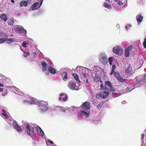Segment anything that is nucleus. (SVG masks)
I'll use <instances>...</instances> for the list:
<instances>
[{
	"label": "nucleus",
	"instance_id": "e433bc0d",
	"mask_svg": "<svg viewBox=\"0 0 146 146\" xmlns=\"http://www.w3.org/2000/svg\"><path fill=\"white\" fill-rule=\"evenodd\" d=\"M26 44H27V43L25 41L23 42V44H22V46L23 47H27V46L26 45Z\"/></svg>",
	"mask_w": 146,
	"mask_h": 146
},
{
	"label": "nucleus",
	"instance_id": "5fc2aeb1",
	"mask_svg": "<svg viewBox=\"0 0 146 146\" xmlns=\"http://www.w3.org/2000/svg\"><path fill=\"white\" fill-rule=\"evenodd\" d=\"M3 85L0 83V87H3Z\"/></svg>",
	"mask_w": 146,
	"mask_h": 146
},
{
	"label": "nucleus",
	"instance_id": "37998d69",
	"mask_svg": "<svg viewBox=\"0 0 146 146\" xmlns=\"http://www.w3.org/2000/svg\"><path fill=\"white\" fill-rule=\"evenodd\" d=\"M47 141L48 142L50 143H51L52 144L53 143V142L52 141H51L50 140H48Z\"/></svg>",
	"mask_w": 146,
	"mask_h": 146
},
{
	"label": "nucleus",
	"instance_id": "cd10ccee",
	"mask_svg": "<svg viewBox=\"0 0 146 146\" xmlns=\"http://www.w3.org/2000/svg\"><path fill=\"white\" fill-rule=\"evenodd\" d=\"M119 81L122 83L124 82L126 80V79H124L121 76H120L118 79Z\"/></svg>",
	"mask_w": 146,
	"mask_h": 146
},
{
	"label": "nucleus",
	"instance_id": "f257e3e1",
	"mask_svg": "<svg viewBox=\"0 0 146 146\" xmlns=\"http://www.w3.org/2000/svg\"><path fill=\"white\" fill-rule=\"evenodd\" d=\"M113 52L119 55H121L123 52L121 47L119 46H114L113 48Z\"/></svg>",
	"mask_w": 146,
	"mask_h": 146
},
{
	"label": "nucleus",
	"instance_id": "f704fd0d",
	"mask_svg": "<svg viewBox=\"0 0 146 146\" xmlns=\"http://www.w3.org/2000/svg\"><path fill=\"white\" fill-rule=\"evenodd\" d=\"M143 45L144 48H146V38H145L144 39V41L143 43Z\"/></svg>",
	"mask_w": 146,
	"mask_h": 146
},
{
	"label": "nucleus",
	"instance_id": "bf43d9fd",
	"mask_svg": "<svg viewBox=\"0 0 146 146\" xmlns=\"http://www.w3.org/2000/svg\"><path fill=\"white\" fill-rule=\"evenodd\" d=\"M24 57H27V56L25 54H24Z\"/></svg>",
	"mask_w": 146,
	"mask_h": 146
},
{
	"label": "nucleus",
	"instance_id": "6e6552de",
	"mask_svg": "<svg viewBox=\"0 0 146 146\" xmlns=\"http://www.w3.org/2000/svg\"><path fill=\"white\" fill-rule=\"evenodd\" d=\"M100 61L104 65H106L108 62V59L106 56H101L100 59Z\"/></svg>",
	"mask_w": 146,
	"mask_h": 146
},
{
	"label": "nucleus",
	"instance_id": "c756f323",
	"mask_svg": "<svg viewBox=\"0 0 146 146\" xmlns=\"http://www.w3.org/2000/svg\"><path fill=\"white\" fill-rule=\"evenodd\" d=\"M115 77L117 79L120 76L119 73H118L117 72H115L114 73Z\"/></svg>",
	"mask_w": 146,
	"mask_h": 146
},
{
	"label": "nucleus",
	"instance_id": "a19ab883",
	"mask_svg": "<svg viewBox=\"0 0 146 146\" xmlns=\"http://www.w3.org/2000/svg\"><path fill=\"white\" fill-rule=\"evenodd\" d=\"M118 4L119 5H123V3H122V2L121 1H119V2H118Z\"/></svg>",
	"mask_w": 146,
	"mask_h": 146
},
{
	"label": "nucleus",
	"instance_id": "c03bdc74",
	"mask_svg": "<svg viewBox=\"0 0 146 146\" xmlns=\"http://www.w3.org/2000/svg\"><path fill=\"white\" fill-rule=\"evenodd\" d=\"M94 80L96 81H98V79L96 78V77H95L94 78Z\"/></svg>",
	"mask_w": 146,
	"mask_h": 146
},
{
	"label": "nucleus",
	"instance_id": "864d4df0",
	"mask_svg": "<svg viewBox=\"0 0 146 146\" xmlns=\"http://www.w3.org/2000/svg\"><path fill=\"white\" fill-rule=\"evenodd\" d=\"M86 83H88L89 82L88 81V78L86 79Z\"/></svg>",
	"mask_w": 146,
	"mask_h": 146
},
{
	"label": "nucleus",
	"instance_id": "603ef678",
	"mask_svg": "<svg viewBox=\"0 0 146 146\" xmlns=\"http://www.w3.org/2000/svg\"><path fill=\"white\" fill-rule=\"evenodd\" d=\"M3 90V88H0V92H2Z\"/></svg>",
	"mask_w": 146,
	"mask_h": 146
},
{
	"label": "nucleus",
	"instance_id": "680f3d73",
	"mask_svg": "<svg viewBox=\"0 0 146 146\" xmlns=\"http://www.w3.org/2000/svg\"><path fill=\"white\" fill-rule=\"evenodd\" d=\"M3 112H5V110H3Z\"/></svg>",
	"mask_w": 146,
	"mask_h": 146
},
{
	"label": "nucleus",
	"instance_id": "423d86ee",
	"mask_svg": "<svg viewBox=\"0 0 146 146\" xmlns=\"http://www.w3.org/2000/svg\"><path fill=\"white\" fill-rule=\"evenodd\" d=\"M105 88L104 91H107L112 89L113 87L110 82L109 81L107 80L106 81V84L104 86Z\"/></svg>",
	"mask_w": 146,
	"mask_h": 146
},
{
	"label": "nucleus",
	"instance_id": "473e14b6",
	"mask_svg": "<svg viewBox=\"0 0 146 146\" xmlns=\"http://www.w3.org/2000/svg\"><path fill=\"white\" fill-rule=\"evenodd\" d=\"M6 38H4L0 39V44L2 43L3 42L6 41Z\"/></svg>",
	"mask_w": 146,
	"mask_h": 146
},
{
	"label": "nucleus",
	"instance_id": "e2e57ef3",
	"mask_svg": "<svg viewBox=\"0 0 146 146\" xmlns=\"http://www.w3.org/2000/svg\"><path fill=\"white\" fill-rule=\"evenodd\" d=\"M129 26H130V27H131V25H129Z\"/></svg>",
	"mask_w": 146,
	"mask_h": 146
},
{
	"label": "nucleus",
	"instance_id": "f03ea898",
	"mask_svg": "<svg viewBox=\"0 0 146 146\" xmlns=\"http://www.w3.org/2000/svg\"><path fill=\"white\" fill-rule=\"evenodd\" d=\"M78 84L72 81H69L68 86L71 89L77 90L79 89Z\"/></svg>",
	"mask_w": 146,
	"mask_h": 146
},
{
	"label": "nucleus",
	"instance_id": "aec40b11",
	"mask_svg": "<svg viewBox=\"0 0 146 146\" xmlns=\"http://www.w3.org/2000/svg\"><path fill=\"white\" fill-rule=\"evenodd\" d=\"M81 111V114L82 115H83L84 116H86L87 117H89V112L88 111Z\"/></svg>",
	"mask_w": 146,
	"mask_h": 146
},
{
	"label": "nucleus",
	"instance_id": "4c0bfd02",
	"mask_svg": "<svg viewBox=\"0 0 146 146\" xmlns=\"http://www.w3.org/2000/svg\"><path fill=\"white\" fill-rule=\"evenodd\" d=\"M100 87L101 90H102V89H103V90H104V89L105 88V87H104L103 84H100Z\"/></svg>",
	"mask_w": 146,
	"mask_h": 146
},
{
	"label": "nucleus",
	"instance_id": "393cba45",
	"mask_svg": "<svg viewBox=\"0 0 146 146\" xmlns=\"http://www.w3.org/2000/svg\"><path fill=\"white\" fill-rule=\"evenodd\" d=\"M18 31L19 32L24 33H26V31L25 29H24L22 27H19L18 28Z\"/></svg>",
	"mask_w": 146,
	"mask_h": 146
},
{
	"label": "nucleus",
	"instance_id": "412c9836",
	"mask_svg": "<svg viewBox=\"0 0 146 146\" xmlns=\"http://www.w3.org/2000/svg\"><path fill=\"white\" fill-rule=\"evenodd\" d=\"M132 67L129 64L128 67L125 69V72L127 73H129L131 71Z\"/></svg>",
	"mask_w": 146,
	"mask_h": 146
},
{
	"label": "nucleus",
	"instance_id": "5701e85b",
	"mask_svg": "<svg viewBox=\"0 0 146 146\" xmlns=\"http://www.w3.org/2000/svg\"><path fill=\"white\" fill-rule=\"evenodd\" d=\"M0 17L1 19L5 21H6L7 19V16L5 14H3L0 16Z\"/></svg>",
	"mask_w": 146,
	"mask_h": 146
},
{
	"label": "nucleus",
	"instance_id": "72a5a7b5",
	"mask_svg": "<svg viewBox=\"0 0 146 146\" xmlns=\"http://www.w3.org/2000/svg\"><path fill=\"white\" fill-rule=\"evenodd\" d=\"M104 103V102H100L99 104H98V108H100L103 105Z\"/></svg>",
	"mask_w": 146,
	"mask_h": 146
},
{
	"label": "nucleus",
	"instance_id": "3c124183",
	"mask_svg": "<svg viewBox=\"0 0 146 146\" xmlns=\"http://www.w3.org/2000/svg\"><path fill=\"white\" fill-rule=\"evenodd\" d=\"M61 111L62 112H65V111L62 108H61Z\"/></svg>",
	"mask_w": 146,
	"mask_h": 146
},
{
	"label": "nucleus",
	"instance_id": "6e6d98bb",
	"mask_svg": "<svg viewBox=\"0 0 146 146\" xmlns=\"http://www.w3.org/2000/svg\"><path fill=\"white\" fill-rule=\"evenodd\" d=\"M11 0V2L13 3H14V1L13 0Z\"/></svg>",
	"mask_w": 146,
	"mask_h": 146
},
{
	"label": "nucleus",
	"instance_id": "2eb2a0df",
	"mask_svg": "<svg viewBox=\"0 0 146 146\" xmlns=\"http://www.w3.org/2000/svg\"><path fill=\"white\" fill-rule=\"evenodd\" d=\"M29 3L27 1L23 0L20 2L19 5L21 7L23 6L26 7L27 6L28 4Z\"/></svg>",
	"mask_w": 146,
	"mask_h": 146
},
{
	"label": "nucleus",
	"instance_id": "6ab92c4d",
	"mask_svg": "<svg viewBox=\"0 0 146 146\" xmlns=\"http://www.w3.org/2000/svg\"><path fill=\"white\" fill-rule=\"evenodd\" d=\"M109 91H110L109 94L111 93H112V94L114 95H116L117 94V90H116L113 87L111 89L109 90Z\"/></svg>",
	"mask_w": 146,
	"mask_h": 146
},
{
	"label": "nucleus",
	"instance_id": "ea45409f",
	"mask_svg": "<svg viewBox=\"0 0 146 146\" xmlns=\"http://www.w3.org/2000/svg\"><path fill=\"white\" fill-rule=\"evenodd\" d=\"M25 53H26L27 55L28 56H29L30 55V52H29L27 51H26L25 52Z\"/></svg>",
	"mask_w": 146,
	"mask_h": 146
},
{
	"label": "nucleus",
	"instance_id": "4d7b16f0",
	"mask_svg": "<svg viewBox=\"0 0 146 146\" xmlns=\"http://www.w3.org/2000/svg\"><path fill=\"white\" fill-rule=\"evenodd\" d=\"M43 1V0H41V4H40V6H39V7H40V6H41V4H42V1Z\"/></svg>",
	"mask_w": 146,
	"mask_h": 146
},
{
	"label": "nucleus",
	"instance_id": "1a4fd4ad",
	"mask_svg": "<svg viewBox=\"0 0 146 146\" xmlns=\"http://www.w3.org/2000/svg\"><path fill=\"white\" fill-rule=\"evenodd\" d=\"M60 97L59 98V100L60 101H61L62 99L63 101H66L68 98L67 94L64 93L60 94Z\"/></svg>",
	"mask_w": 146,
	"mask_h": 146
},
{
	"label": "nucleus",
	"instance_id": "9d476101",
	"mask_svg": "<svg viewBox=\"0 0 146 146\" xmlns=\"http://www.w3.org/2000/svg\"><path fill=\"white\" fill-rule=\"evenodd\" d=\"M38 109L41 111L44 112L47 111L48 109V108L46 105H42L39 106Z\"/></svg>",
	"mask_w": 146,
	"mask_h": 146
},
{
	"label": "nucleus",
	"instance_id": "a211bd4d",
	"mask_svg": "<svg viewBox=\"0 0 146 146\" xmlns=\"http://www.w3.org/2000/svg\"><path fill=\"white\" fill-rule=\"evenodd\" d=\"M39 3L38 2H36L34 3L31 6L32 9L34 10L38 8Z\"/></svg>",
	"mask_w": 146,
	"mask_h": 146
},
{
	"label": "nucleus",
	"instance_id": "dca6fc26",
	"mask_svg": "<svg viewBox=\"0 0 146 146\" xmlns=\"http://www.w3.org/2000/svg\"><path fill=\"white\" fill-rule=\"evenodd\" d=\"M136 19H137V21L139 23H140L142 21L143 17V16L140 14H139L136 16Z\"/></svg>",
	"mask_w": 146,
	"mask_h": 146
},
{
	"label": "nucleus",
	"instance_id": "f8f14e48",
	"mask_svg": "<svg viewBox=\"0 0 146 146\" xmlns=\"http://www.w3.org/2000/svg\"><path fill=\"white\" fill-rule=\"evenodd\" d=\"M36 129L37 133L38 135L41 136H43L44 134V132L39 127H36Z\"/></svg>",
	"mask_w": 146,
	"mask_h": 146
},
{
	"label": "nucleus",
	"instance_id": "8fccbe9b",
	"mask_svg": "<svg viewBox=\"0 0 146 146\" xmlns=\"http://www.w3.org/2000/svg\"><path fill=\"white\" fill-rule=\"evenodd\" d=\"M34 56L35 57V56H36V55H37L36 53V52H34Z\"/></svg>",
	"mask_w": 146,
	"mask_h": 146
},
{
	"label": "nucleus",
	"instance_id": "bb28decb",
	"mask_svg": "<svg viewBox=\"0 0 146 146\" xmlns=\"http://www.w3.org/2000/svg\"><path fill=\"white\" fill-rule=\"evenodd\" d=\"M73 75L75 79L76 80L77 82L80 83V81L79 79L78 75L74 73H73Z\"/></svg>",
	"mask_w": 146,
	"mask_h": 146
},
{
	"label": "nucleus",
	"instance_id": "69168bd1",
	"mask_svg": "<svg viewBox=\"0 0 146 146\" xmlns=\"http://www.w3.org/2000/svg\"><path fill=\"white\" fill-rule=\"evenodd\" d=\"M145 83L146 84V81H145Z\"/></svg>",
	"mask_w": 146,
	"mask_h": 146
},
{
	"label": "nucleus",
	"instance_id": "20e7f679",
	"mask_svg": "<svg viewBox=\"0 0 146 146\" xmlns=\"http://www.w3.org/2000/svg\"><path fill=\"white\" fill-rule=\"evenodd\" d=\"M90 103L89 102H86L83 103L80 107L83 110L87 111L90 110Z\"/></svg>",
	"mask_w": 146,
	"mask_h": 146
},
{
	"label": "nucleus",
	"instance_id": "7c9ffc66",
	"mask_svg": "<svg viewBox=\"0 0 146 146\" xmlns=\"http://www.w3.org/2000/svg\"><path fill=\"white\" fill-rule=\"evenodd\" d=\"M8 23L9 25H12L14 24V21L12 20H9L8 21Z\"/></svg>",
	"mask_w": 146,
	"mask_h": 146
},
{
	"label": "nucleus",
	"instance_id": "0eeeda50",
	"mask_svg": "<svg viewBox=\"0 0 146 146\" xmlns=\"http://www.w3.org/2000/svg\"><path fill=\"white\" fill-rule=\"evenodd\" d=\"M132 45H131L128 46L125 50V55L126 57H128L129 55V51L131 50L133 48Z\"/></svg>",
	"mask_w": 146,
	"mask_h": 146
},
{
	"label": "nucleus",
	"instance_id": "2f4dec72",
	"mask_svg": "<svg viewBox=\"0 0 146 146\" xmlns=\"http://www.w3.org/2000/svg\"><path fill=\"white\" fill-rule=\"evenodd\" d=\"M113 58V57H111L109 58L108 61L110 65H111L112 64V62Z\"/></svg>",
	"mask_w": 146,
	"mask_h": 146
},
{
	"label": "nucleus",
	"instance_id": "79ce46f5",
	"mask_svg": "<svg viewBox=\"0 0 146 146\" xmlns=\"http://www.w3.org/2000/svg\"><path fill=\"white\" fill-rule=\"evenodd\" d=\"M114 72H115L114 70L112 69L111 72L110 73V75H112V74H113L114 73Z\"/></svg>",
	"mask_w": 146,
	"mask_h": 146
},
{
	"label": "nucleus",
	"instance_id": "c85d7f7f",
	"mask_svg": "<svg viewBox=\"0 0 146 146\" xmlns=\"http://www.w3.org/2000/svg\"><path fill=\"white\" fill-rule=\"evenodd\" d=\"M64 74V77L63 78V80L64 81H66L67 79V76L68 75V73L67 72H64L63 74Z\"/></svg>",
	"mask_w": 146,
	"mask_h": 146
},
{
	"label": "nucleus",
	"instance_id": "9b49d317",
	"mask_svg": "<svg viewBox=\"0 0 146 146\" xmlns=\"http://www.w3.org/2000/svg\"><path fill=\"white\" fill-rule=\"evenodd\" d=\"M81 78L84 82H86V79L87 78V75H86L85 71L83 70L81 73Z\"/></svg>",
	"mask_w": 146,
	"mask_h": 146
},
{
	"label": "nucleus",
	"instance_id": "f3484780",
	"mask_svg": "<svg viewBox=\"0 0 146 146\" xmlns=\"http://www.w3.org/2000/svg\"><path fill=\"white\" fill-rule=\"evenodd\" d=\"M134 80L135 81V84L139 85L141 84V82L142 81V80H140L139 77L137 76L134 79Z\"/></svg>",
	"mask_w": 146,
	"mask_h": 146
},
{
	"label": "nucleus",
	"instance_id": "58836bf2",
	"mask_svg": "<svg viewBox=\"0 0 146 146\" xmlns=\"http://www.w3.org/2000/svg\"><path fill=\"white\" fill-rule=\"evenodd\" d=\"M115 68H116V66H115V65L113 64L112 66V69L115 70Z\"/></svg>",
	"mask_w": 146,
	"mask_h": 146
},
{
	"label": "nucleus",
	"instance_id": "a878e982",
	"mask_svg": "<svg viewBox=\"0 0 146 146\" xmlns=\"http://www.w3.org/2000/svg\"><path fill=\"white\" fill-rule=\"evenodd\" d=\"M104 7L108 9L111 8V5L107 3H105L104 5Z\"/></svg>",
	"mask_w": 146,
	"mask_h": 146
},
{
	"label": "nucleus",
	"instance_id": "ddd939ff",
	"mask_svg": "<svg viewBox=\"0 0 146 146\" xmlns=\"http://www.w3.org/2000/svg\"><path fill=\"white\" fill-rule=\"evenodd\" d=\"M15 128L18 132H21L22 131V129L21 127L16 122H14L13 123Z\"/></svg>",
	"mask_w": 146,
	"mask_h": 146
},
{
	"label": "nucleus",
	"instance_id": "052dcab7",
	"mask_svg": "<svg viewBox=\"0 0 146 146\" xmlns=\"http://www.w3.org/2000/svg\"><path fill=\"white\" fill-rule=\"evenodd\" d=\"M125 28L126 29H127V26H126V27H125Z\"/></svg>",
	"mask_w": 146,
	"mask_h": 146
},
{
	"label": "nucleus",
	"instance_id": "4be33fe9",
	"mask_svg": "<svg viewBox=\"0 0 146 146\" xmlns=\"http://www.w3.org/2000/svg\"><path fill=\"white\" fill-rule=\"evenodd\" d=\"M48 70L52 74H55L56 72L55 69L51 66L49 67L48 68Z\"/></svg>",
	"mask_w": 146,
	"mask_h": 146
},
{
	"label": "nucleus",
	"instance_id": "a18cd8bd",
	"mask_svg": "<svg viewBox=\"0 0 146 146\" xmlns=\"http://www.w3.org/2000/svg\"><path fill=\"white\" fill-rule=\"evenodd\" d=\"M80 68H81V67L80 66H77L76 67V70H77V69H80Z\"/></svg>",
	"mask_w": 146,
	"mask_h": 146
},
{
	"label": "nucleus",
	"instance_id": "de8ad7c7",
	"mask_svg": "<svg viewBox=\"0 0 146 146\" xmlns=\"http://www.w3.org/2000/svg\"><path fill=\"white\" fill-rule=\"evenodd\" d=\"M144 80H145L146 79V74L144 76Z\"/></svg>",
	"mask_w": 146,
	"mask_h": 146
},
{
	"label": "nucleus",
	"instance_id": "c9c22d12",
	"mask_svg": "<svg viewBox=\"0 0 146 146\" xmlns=\"http://www.w3.org/2000/svg\"><path fill=\"white\" fill-rule=\"evenodd\" d=\"M35 102V100L33 99V98H32L31 99V100H30V103H31V104H34Z\"/></svg>",
	"mask_w": 146,
	"mask_h": 146
},
{
	"label": "nucleus",
	"instance_id": "13d9d810",
	"mask_svg": "<svg viewBox=\"0 0 146 146\" xmlns=\"http://www.w3.org/2000/svg\"><path fill=\"white\" fill-rule=\"evenodd\" d=\"M119 0H114V1L116 2H117Z\"/></svg>",
	"mask_w": 146,
	"mask_h": 146
},
{
	"label": "nucleus",
	"instance_id": "b1692460",
	"mask_svg": "<svg viewBox=\"0 0 146 146\" xmlns=\"http://www.w3.org/2000/svg\"><path fill=\"white\" fill-rule=\"evenodd\" d=\"M6 41L8 43L10 44L11 42H13L15 41V39L14 38H6Z\"/></svg>",
	"mask_w": 146,
	"mask_h": 146
},
{
	"label": "nucleus",
	"instance_id": "39448f33",
	"mask_svg": "<svg viewBox=\"0 0 146 146\" xmlns=\"http://www.w3.org/2000/svg\"><path fill=\"white\" fill-rule=\"evenodd\" d=\"M25 131L30 136L32 135L34 133L33 128L32 127H31L28 124H27L26 125Z\"/></svg>",
	"mask_w": 146,
	"mask_h": 146
},
{
	"label": "nucleus",
	"instance_id": "09e8293b",
	"mask_svg": "<svg viewBox=\"0 0 146 146\" xmlns=\"http://www.w3.org/2000/svg\"><path fill=\"white\" fill-rule=\"evenodd\" d=\"M2 114L4 116H6L7 115V114H6L5 113H2Z\"/></svg>",
	"mask_w": 146,
	"mask_h": 146
},
{
	"label": "nucleus",
	"instance_id": "7ed1b4c3",
	"mask_svg": "<svg viewBox=\"0 0 146 146\" xmlns=\"http://www.w3.org/2000/svg\"><path fill=\"white\" fill-rule=\"evenodd\" d=\"M109 91H105L104 92H101L99 94H97L96 95V97L97 99H99L100 98H102L105 99L106 98L109 94Z\"/></svg>",
	"mask_w": 146,
	"mask_h": 146
},
{
	"label": "nucleus",
	"instance_id": "4468645a",
	"mask_svg": "<svg viewBox=\"0 0 146 146\" xmlns=\"http://www.w3.org/2000/svg\"><path fill=\"white\" fill-rule=\"evenodd\" d=\"M41 65L42 66V69L43 71H45L47 67V64L44 61L41 62Z\"/></svg>",
	"mask_w": 146,
	"mask_h": 146
},
{
	"label": "nucleus",
	"instance_id": "0e129e2a",
	"mask_svg": "<svg viewBox=\"0 0 146 146\" xmlns=\"http://www.w3.org/2000/svg\"><path fill=\"white\" fill-rule=\"evenodd\" d=\"M11 36H13V35H11Z\"/></svg>",
	"mask_w": 146,
	"mask_h": 146
},
{
	"label": "nucleus",
	"instance_id": "49530a36",
	"mask_svg": "<svg viewBox=\"0 0 146 146\" xmlns=\"http://www.w3.org/2000/svg\"><path fill=\"white\" fill-rule=\"evenodd\" d=\"M33 0H27V2L29 3H30Z\"/></svg>",
	"mask_w": 146,
	"mask_h": 146
}]
</instances>
